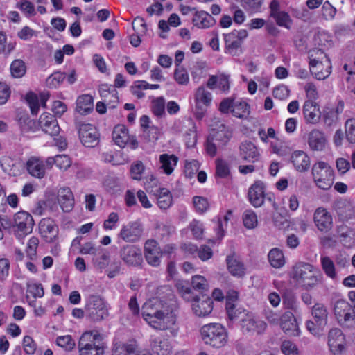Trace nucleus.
I'll return each mask as SVG.
<instances>
[{"instance_id":"37","label":"nucleus","mask_w":355,"mask_h":355,"mask_svg":"<svg viewBox=\"0 0 355 355\" xmlns=\"http://www.w3.org/2000/svg\"><path fill=\"white\" fill-rule=\"evenodd\" d=\"M334 209L337 214L345 218H350L354 214V207L346 200H339L334 203Z\"/></svg>"},{"instance_id":"7","label":"nucleus","mask_w":355,"mask_h":355,"mask_svg":"<svg viewBox=\"0 0 355 355\" xmlns=\"http://www.w3.org/2000/svg\"><path fill=\"white\" fill-rule=\"evenodd\" d=\"M34 220L26 211H19L14 215L13 230L15 236L21 239L32 232Z\"/></svg>"},{"instance_id":"49","label":"nucleus","mask_w":355,"mask_h":355,"mask_svg":"<svg viewBox=\"0 0 355 355\" xmlns=\"http://www.w3.org/2000/svg\"><path fill=\"white\" fill-rule=\"evenodd\" d=\"M230 173L227 162L222 159L216 160V175L221 178H227Z\"/></svg>"},{"instance_id":"51","label":"nucleus","mask_w":355,"mask_h":355,"mask_svg":"<svg viewBox=\"0 0 355 355\" xmlns=\"http://www.w3.org/2000/svg\"><path fill=\"white\" fill-rule=\"evenodd\" d=\"M151 110L157 116H162L165 114V100L164 97H158L152 101Z\"/></svg>"},{"instance_id":"52","label":"nucleus","mask_w":355,"mask_h":355,"mask_svg":"<svg viewBox=\"0 0 355 355\" xmlns=\"http://www.w3.org/2000/svg\"><path fill=\"white\" fill-rule=\"evenodd\" d=\"M66 74L60 71H57L51 74L46 79V84L49 87L56 88L65 79Z\"/></svg>"},{"instance_id":"10","label":"nucleus","mask_w":355,"mask_h":355,"mask_svg":"<svg viewBox=\"0 0 355 355\" xmlns=\"http://www.w3.org/2000/svg\"><path fill=\"white\" fill-rule=\"evenodd\" d=\"M246 30H234L224 35L225 48L228 53L232 55H237L241 52L243 41L248 37Z\"/></svg>"},{"instance_id":"17","label":"nucleus","mask_w":355,"mask_h":355,"mask_svg":"<svg viewBox=\"0 0 355 355\" xmlns=\"http://www.w3.org/2000/svg\"><path fill=\"white\" fill-rule=\"evenodd\" d=\"M40 232L44 240L48 243L54 242L58 235V227L55 221L50 218H45L40 220Z\"/></svg>"},{"instance_id":"38","label":"nucleus","mask_w":355,"mask_h":355,"mask_svg":"<svg viewBox=\"0 0 355 355\" xmlns=\"http://www.w3.org/2000/svg\"><path fill=\"white\" fill-rule=\"evenodd\" d=\"M312 316L318 324H326L327 322V311L322 304H315L311 310Z\"/></svg>"},{"instance_id":"64","label":"nucleus","mask_w":355,"mask_h":355,"mask_svg":"<svg viewBox=\"0 0 355 355\" xmlns=\"http://www.w3.org/2000/svg\"><path fill=\"white\" fill-rule=\"evenodd\" d=\"M281 350L285 355H299L297 346L289 340H285L282 343Z\"/></svg>"},{"instance_id":"9","label":"nucleus","mask_w":355,"mask_h":355,"mask_svg":"<svg viewBox=\"0 0 355 355\" xmlns=\"http://www.w3.org/2000/svg\"><path fill=\"white\" fill-rule=\"evenodd\" d=\"M315 54L322 55L324 53L320 49H313L310 51V71L316 79L319 80H324L330 75L331 72V66L330 64L329 60L327 59V65L326 67V69L324 70V64L322 62L313 58Z\"/></svg>"},{"instance_id":"11","label":"nucleus","mask_w":355,"mask_h":355,"mask_svg":"<svg viewBox=\"0 0 355 355\" xmlns=\"http://www.w3.org/2000/svg\"><path fill=\"white\" fill-rule=\"evenodd\" d=\"M79 138L87 148H94L99 142V134L96 128L89 123H79L77 125Z\"/></svg>"},{"instance_id":"35","label":"nucleus","mask_w":355,"mask_h":355,"mask_svg":"<svg viewBox=\"0 0 355 355\" xmlns=\"http://www.w3.org/2000/svg\"><path fill=\"white\" fill-rule=\"evenodd\" d=\"M137 347L135 342L116 343L114 345L112 355H135Z\"/></svg>"},{"instance_id":"31","label":"nucleus","mask_w":355,"mask_h":355,"mask_svg":"<svg viewBox=\"0 0 355 355\" xmlns=\"http://www.w3.org/2000/svg\"><path fill=\"white\" fill-rule=\"evenodd\" d=\"M151 347L154 352L158 355H168L171 347L167 339L162 336H156L151 340Z\"/></svg>"},{"instance_id":"18","label":"nucleus","mask_w":355,"mask_h":355,"mask_svg":"<svg viewBox=\"0 0 355 355\" xmlns=\"http://www.w3.org/2000/svg\"><path fill=\"white\" fill-rule=\"evenodd\" d=\"M241 326L243 333L252 335L261 334L266 329V322L250 315L241 320Z\"/></svg>"},{"instance_id":"23","label":"nucleus","mask_w":355,"mask_h":355,"mask_svg":"<svg viewBox=\"0 0 355 355\" xmlns=\"http://www.w3.org/2000/svg\"><path fill=\"white\" fill-rule=\"evenodd\" d=\"M57 199L63 211L69 212L73 209L74 206V198L70 188H60L58 192Z\"/></svg>"},{"instance_id":"4","label":"nucleus","mask_w":355,"mask_h":355,"mask_svg":"<svg viewBox=\"0 0 355 355\" xmlns=\"http://www.w3.org/2000/svg\"><path fill=\"white\" fill-rule=\"evenodd\" d=\"M202 340L214 347H221L226 343L227 334L225 328L218 323L204 325L200 330Z\"/></svg>"},{"instance_id":"42","label":"nucleus","mask_w":355,"mask_h":355,"mask_svg":"<svg viewBox=\"0 0 355 355\" xmlns=\"http://www.w3.org/2000/svg\"><path fill=\"white\" fill-rule=\"evenodd\" d=\"M110 254L105 249H101L98 251L97 255L94 256L92 261L99 268H105L108 266Z\"/></svg>"},{"instance_id":"50","label":"nucleus","mask_w":355,"mask_h":355,"mask_svg":"<svg viewBox=\"0 0 355 355\" xmlns=\"http://www.w3.org/2000/svg\"><path fill=\"white\" fill-rule=\"evenodd\" d=\"M215 139H213V137L209 135L205 143V150L207 153L211 157H214L218 150H223V146H220V144L217 143Z\"/></svg>"},{"instance_id":"2","label":"nucleus","mask_w":355,"mask_h":355,"mask_svg":"<svg viewBox=\"0 0 355 355\" xmlns=\"http://www.w3.org/2000/svg\"><path fill=\"white\" fill-rule=\"evenodd\" d=\"M290 277L298 285L306 289L314 287L319 282L313 266L304 262L297 263L292 268Z\"/></svg>"},{"instance_id":"13","label":"nucleus","mask_w":355,"mask_h":355,"mask_svg":"<svg viewBox=\"0 0 355 355\" xmlns=\"http://www.w3.org/2000/svg\"><path fill=\"white\" fill-rule=\"evenodd\" d=\"M121 259L130 266H139L143 262L141 250L136 245H126L120 250Z\"/></svg>"},{"instance_id":"26","label":"nucleus","mask_w":355,"mask_h":355,"mask_svg":"<svg viewBox=\"0 0 355 355\" xmlns=\"http://www.w3.org/2000/svg\"><path fill=\"white\" fill-rule=\"evenodd\" d=\"M314 223L320 231L329 230L332 224L331 216L324 208H318L314 213Z\"/></svg>"},{"instance_id":"56","label":"nucleus","mask_w":355,"mask_h":355,"mask_svg":"<svg viewBox=\"0 0 355 355\" xmlns=\"http://www.w3.org/2000/svg\"><path fill=\"white\" fill-rule=\"evenodd\" d=\"M345 135L349 143H355V119H349L345 122Z\"/></svg>"},{"instance_id":"16","label":"nucleus","mask_w":355,"mask_h":355,"mask_svg":"<svg viewBox=\"0 0 355 355\" xmlns=\"http://www.w3.org/2000/svg\"><path fill=\"white\" fill-rule=\"evenodd\" d=\"M328 345L334 355H339L345 349V336L338 328H334L328 334Z\"/></svg>"},{"instance_id":"25","label":"nucleus","mask_w":355,"mask_h":355,"mask_svg":"<svg viewBox=\"0 0 355 355\" xmlns=\"http://www.w3.org/2000/svg\"><path fill=\"white\" fill-rule=\"evenodd\" d=\"M303 116L307 123L315 124L320 119V111L312 101H306L302 107Z\"/></svg>"},{"instance_id":"63","label":"nucleus","mask_w":355,"mask_h":355,"mask_svg":"<svg viewBox=\"0 0 355 355\" xmlns=\"http://www.w3.org/2000/svg\"><path fill=\"white\" fill-rule=\"evenodd\" d=\"M200 168V164L197 160L187 161L184 166L185 175L191 178L195 173L198 172Z\"/></svg>"},{"instance_id":"8","label":"nucleus","mask_w":355,"mask_h":355,"mask_svg":"<svg viewBox=\"0 0 355 355\" xmlns=\"http://www.w3.org/2000/svg\"><path fill=\"white\" fill-rule=\"evenodd\" d=\"M112 139L121 148L125 146L135 150L138 147V141L135 135H130L124 125H117L112 131Z\"/></svg>"},{"instance_id":"22","label":"nucleus","mask_w":355,"mask_h":355,"mask_svg":"<svg viewBox=\"0 0 355 355\" xmlns=\"http://www.w3.org/2000/svg\"><path fill=\"white\" fill-rule=\"evenodd\" d=\"M307 143L312 150L321 151L327 144L324 134L318 129H313L308 134Z\"/></svg>"},{"instance_id":"6","label":"nucleus","mask_w":355,"mask_h":355,"mask_svg":"<svg viewBox=\"0 0 355 355\" xmlns=\"http://www.w3.org/2000/svg\"><path fill=\"white\" fill-rule=\"evenodd\" d=\"M312 174L316 185L323 189L327 190L334 183V171L325 162H319L312 168Z\"/></svg>"},{"instance_id":"30","label":"nucleus","mask_w":355,"mask_h":355,"mask_svg":"<svg viewBox=\"0 0 355 355\" xmlns=\"http://www.w3.org/2000/svg\"><path fill=\"white\" fill-rule=\"evenodd\" d=\"M28 172L33 177L42 178L45 175V167L43 161L35 157H32L26 162Z\"/></svg>"},{"instance_id":"54","label":"nucleus","mask_w":355,"mask_h":355,"mask_svg":"<svg viewBox=\"0 0 355 355\" xmlns=\"http://www.w3.org/2000/svg\"><path fill=\"white\" fill-rule=\"evenodd\" d=\"M351 305L345 300H338L334 305V313L337 319L348 311H351Z\"/></svg>"},{"instance_id":"62","label":"nucleus","mask_w":355,"mask_h":355,"mask_svg":"<svg viewBox=\"0 0 355 355\" xmlns=\"http://www.w3.org/2000/svg\"><path fill=\"white\" fill-rule=\"evenodd\" d=\"M175 287L182 296L187 300H191V288L188 282L182 280H178L175 284Z\"/></svg>"},{"instance_id":"57","label":"nucleus","mask_w":355,"mask_h":355,"mask_svg":"<svg viewBox=\"0 0 355 355\" xmlns=\"http://www.w3.org/2000/svg\"><path fill=\"white\" fill-rule=\"evenodd\" d=\"M144 171V166L141 161L133 163L130 166L131 178L136 180H140Z\"/></svg>"},{"instance_id":"44","label":"nucleus","mask_w":355,"mask_h":355,"mask_svg":"<svg viewBox=\"0 0 355 355\" xmlns=\"http://www.w3.org/2000/svg\"><path fill=\"white\" fill-rule=\"evenodd\" d=\"M230 300H227L226 311L229 320L233 321L239 318L242 313H245V310L241 307H237L236 304L231 302Z\"/></svg>"},{"instance_id":"60","label":"nucleus","mask_w":355,"mask_h":355,"mask_svg":"<svg viewBox=\"0 0 355 355\" xmlns=\"http://www.w3.org/2000/svg\"><path fill=\"white\" fill-rule=\"evenodd\" d=\"M26 100L30 107L31 113L36 115L40 108L39 99L37 95L30 92L26 94Z\"/></svg>"},{"instance_id":"27","label":"nucleus","mask_w":355,"mask_h":355,"mask_svg":"<svg viewBox=\"0 0 355 355\" xmlns=\"http://www.w3.org/2000/svg\"><path fill=\"white\" fill-rule=\"evenodd\" d=\"M291 160L297 171L304 172L308 171L310 167V158L308 155L302 150L293 152L291 155Z\"/></svg>"},{"instance_id":"39","label":"nucleus","mask_w":355,"mask_h":355,"mask_svg":"<svg viewBox=\"0 0 355 355\" xmlns=\"http://www.w3.org/2000/svg\"><path fill=\"white\" fill-rule=\"evenodd\" d=\"M270 265L275 268L282 267L285 263V259L282 252L278 248L270 250L268 255Z\"/></svg>"},{"instance_id":"46","label":"nucleus","mask_w":355,"mask_h":355,"mask_svg":"<svg viewBox=\"0 0 355 355\" xmlns=\"http://www.w3.org/2000/svg\"><path fill=\"white\" fill-rule=\"evenodd\" d=\"M194 101L211 105L212 101V95L207 89L204 87H199L195 93Z\"/></svg>"},{"instance_id":"29","label":"nucleus","mask_w":355,"mask_h":355,"mask_svg":"<svg viewBox=\"0 0 355 355\" xmlns=\"http://www.w3.org/2000/svg\"><path fill=\"white\" fill-rule=\"evenodd\" d=\"M192 23L198 28H208L216 24V20L210 14L205 11H195Z\"/></svg>"},{"instance_id":"12","label":"nucleus","mask_w":355,"mask_h":355,"mask_svg":"<svg viewBox=\"0 0 355 355\" xmlns=\"http://www.w3.org/2000/svg\"><path fill=\"white\" fill-rule=\"evenodd\" d=\"M143 230V226L140 222L133 221L123 225L118 236L125 242L135 243L141 237Z\"/></svg>"},{"instance_id":"58","label":"nucleus","mask_w":355,"mask_h":355,"mask_svg":"<svg viewBox=\"0 0 355 355\" xmlns=\"http://www.w3.org/2000/svg\"><path fill=\"white\" fill-rule=\"evenodd\" d=\"M193 206L196 211L199 213L205 212L209 208V203L207 198L201 196H194L193 198Z\"/></svg>"},{"instance_id":"40","label":"nucleus","mask_w":355,"mask_h":355,"mask_svg":"<svg viewBox=\"0 0 355 355\" xmlns=\"http://www.w3.org/2000/svg\"><path fill=\"white\" fill-rule=\"evenodd\" d=\"M231 112L237 118L245 119L250 114V105L245 101H236Z\"/></svg>"},{"instance_id":"48","label":"nucleus","mask_w":355,"mask_h":355,"mask_svg":"<svg viewBox=\"0 0 355 355\" xmlns=\"http://www.w3.org/2000/svg\"><path fill=\"white\" fill-rule=\"evenodd\" d=\"M271 17L275 19L276 24L279 26L290 28V26L292 24V20L288 12L285 11H281L275 14Z\"/></svg>"},{"instance_id":"15","label":"nucleus","mask_w":355,"mask_h":355,"mask_svg":"<svg viewBox=\"0 0 355 355\" xmlns=\"http://www.w3.org/2000/svg\"><path fill=\"white\" fill-rule=\"evenodd\" d=\"M162 255V252L155 240L149 239L146 241L144 245V256L148 264L154 267L159 266Z\"/></svg>"},{"instance_id":"45","label":"nucleus","mask_w":355,"mask_h":355,"mask_svg":"<svg viewBox=\"0 0 355 355\" xmlns=\"http://www.w3.org/2000/svg\"><path fill=\"white\" fill-rule=\"evenodd\" d=\"M343 328L350 329L355 327V311L353 308L348 311L340 318L337 319Z\"/></svg>"},{"instance_id":"59","label":"nucleus","mask_w":355,"mask_h":355,"mask_svg":"<svg viewBox=\"0 0 355 355\" xmlns=\"http://www.w3.org/2000/svg\"><path fill=\"white\" fill-rule=\"evenodd\" d=\"M56 343L67 351L71 350L75 346V343L69 335L58 337Z\"/></svg>"},{"instance_id":"43","label":"nucleus","mask_w":355,"mask_h":355,"mask_svg":"<svg viewBox=\"0 0 355 355\" xmlns=\"http://www.w3.org/2000/svg\"><path fill=\"white\" fill-rule=\"evenodd\" d=\"M26 71L25 62L22 60H15L10 64V73L12 77L19 78L24 76Z\"/></svg>"},{"instance_id":"14","label":"nucleus","mask_w":355,"mask_h":355,"mask_svg":"<svg viewBox=\"0 0 355 355\" xmlns=\"http://www.w3.org/2000/svg\"><path fill=\"white\" fill-rule=\"evenodd\" d=\"M191 307L194 314L198 317H205L211 313L213 310L212 300L202 295L201 297L196 296L192 298Z\"/></svg>"},{"instance_id":"3","label":"nucleus","mask_w":355,"mask_h":355,"mask_svg":"<svg viewBox=\"0 0 355 355\" xmlns=\"http://www.w3.org/2000/svg\"><path fill=\"white\" fill-rule=\"evenodd\" d=\"M101 334L97 331H86L80 336L78 344L80 355H103L104 345L96 342L101 340Z\"/></svg>"},{"instance_id":"47","label":"nucleus","mask_w":355,"mask_h":355,"mask_svg":"<svg viewBox=\"0 0 355 355\" xmlns=\"http://www.w3.org/2000/svg\"><path fill=\"white\" fill-rule=\"evenodd\" d=\"M243 222L248 229H254L257 226L258 220L255 212L251 209L246 210L243 214Z\"/></svg>"},{"instance_id":"53","label":"nucleus","mask_w":355,"mask_h":355,"mask_svg":"<svg viewBox=\"0 0 355 355\" xmlns=\"http://www.w3.org/2000/svg\"><path fill=\"white\" fill-rule=\"evenodd\" d=\"M39 244V239L35 236H32L27 243L26 252L30 259H35L37 257V248Z\"/></svg>"},{"instance_id":"32","label":"nucleus","mask_w":355,"mask_h":355,"mask_svg":"<svg viewBox=\"0 0 355 355\" xmlns=\"http://www.w3.org/2000/svg\"><path fill=\"white\" fill-rule=\"evenodd\" d=\"M157 198V203L161 209H167L173 202L171 192L166 188L159 189L155 193Z\"/></svg>"},{"instance_id":"5","label":"nucleus","mask_w":355,"mask_h":355,"mask_svg":"<svg viewBox=\"0 0 355 355\" xmlns=\"http://www.w3.org/2000/svg\"><path fill=\"white\" fill-rule=\"evenodd\" d=\"M87 316L93 322H98L108 315L107 305L100 296L92 295L87 300L85 304Z\"/></svg>"},{"instance_id":"28","label":"nucleus","mask_w":355,"mask_h":355,"mask_svg":"<svg viewBox=\"0 0 355 355\" xmlns=\"http://www.w3.org/2000/svg\"><path fill=\"white\" fill-rule=\"evenodd\" d=\"M226 263L229 272L233 276L241 277L245 275L244 265L235 253L227 256Z\"/></svg>"},{"instance_id":"61","label":"nucleus","mask_w":355,"mask_h":355,"mask_svg":"<svg viewBox=\"0 0 355 355\" xmlns=\"http://www.w3.org/2000/svg\"><path fill=\"white\" fill-rule=\"evenodd\" d=\"M174 78L180 85H187L189 80L187 70L182 67H178L175 70Z\"/></svg>"},{"instance_id":"33","label":"nucleus","mask_w":355,"mask_h":355,"mask_svg":"<svg viewBox=\"0 0 355 355\" xmlns=\"http://www.w3.org/2000/svg\"><path fill=\"white\" fill-rule=\"evenodd\" d=\"M178 162V157L175 155L162 154L159 156L160 168L167 175L173 173Z\"/></svg>"},{"instance_id":"21","label":"nucleus","mask_w":355,"mask_h":355,"mask_svg":"<svg viewBox=\"0 0 355 355\" xmlns=\"http://www.w3.org/2000/svg\"><path fill=\"white\" fill-rule=\"evenodd\" d=\"M239 155L243 161L254 163L259 160L260 153L252 142L244 141L239 146Z\"/></svg>"},{"instance_id":"34","label":"nucleus","mask_w":355,"mask_h":355,"mask_svg":"<svg viewBox=\"0 0 355 355\" xmlns=\"http://www.w3.org/2000/svg\"><path fill=\"white\" fill-rule=\"evenodd\" d=\"M93 98L85 94L79 96L76 101V110L80 114H87L93 110Z\"/></svg>"},{"instance_id":"41","label":"nucleus","mask_w":355,"mask_h":355,"mask_svg":"<svg viewBox=\"0 0 355 355\" xmlns=\"http://www.w3.org/2000/svg\"><path fill=\"white\" fill-rule=\"evenodd\" d=\"M321 266L324 272L325 275L332 279H335L337 278V273L336 272V268L334 261L327 256L321 257Z\"/></svg>"},{"instance_id":"19","label":"nucleus","mask_w":355,"mask_h":355,"mask_svg":"<svg viewBox=\"0 0 355 355\" xmlns=\"http://www.w3.org/2000/svg\"><path fill=\"white\" fill-rule=\"evenodd\" d=\"M39 124L42 130L51 136H56L60 133V128L54 115L43 113L39 119Z\"/></svg>"},{"instance_id":"36","label":"nucleus","mask_w":355,"mask_h":355,"mask_svg":"<svg viewBox=\"0 0 355 355\" xmlns=\"http://www.w3.org/2000/svg\"><path fill=\"white\" fill-rule=\"evenodd\" d=\"M210 135L215 139L217 143L220 144V146H225L230 141L232 138V132L225 126L221 125L218 130H214Z\"/></svg>"},{"instance_id":"24","label":"nucleus","mask_w":355,"mask_h":355,"mask_svg":"<svg viewBox=\"0 0 355 355\" xmlns=\"http://www.w3.org/2000/svg\"><path fill=\"white\" fill-rule=\"evenodd\" d=\"M281 327L282 330L289 336H297L300 330L293 313L288 311L282 316Z\"/></svg>"},{"instance_id":"55","label":"nucleus","mask_w":355,"mask_h":355,"mask_svg":"<svg viewBox=\"0 0 355 355\" xmlns=\"http://www.w3.org/2000/svg\"><path fill=\"white\" fill-rule=\"evenodd\" d=\"M189 122L191 128H189V131L185 133L184 137L187 146L189 148H192L196 144L197 135L196 132V128L193 121L190 120Z\"/></svg>"},{"instance_id":"20","label":"nucleus","mask_w":355,"mask_h":355,"mask_svg":"<svg viewBox=\"0 0 355 355\" xmlns=\"http://www.w3.org/2000/svg\"><path fill=\"white\" fill-rule=\"evenodd\" d=\"M248 200L254 207H260L264 203V184L261 181H256L250 186L248 193Z\"/></svg>"},{"instance_id":"1","label":"nucleus","mask_w":355,"mask_h":355,"mask_svg":"<svg viewBox=\"0 0 355 355\" xmlns=\"http://www.w3.org/2000/svg\"><path fill=\"white\" fill-rule=\"evenodd\" d=\"M166 296H157L149 299L142 306L144 319L154 329H169L175 336L178 329L176 324L178 302L171 290L166 287Z\"/></svg>"}]
</instances>
